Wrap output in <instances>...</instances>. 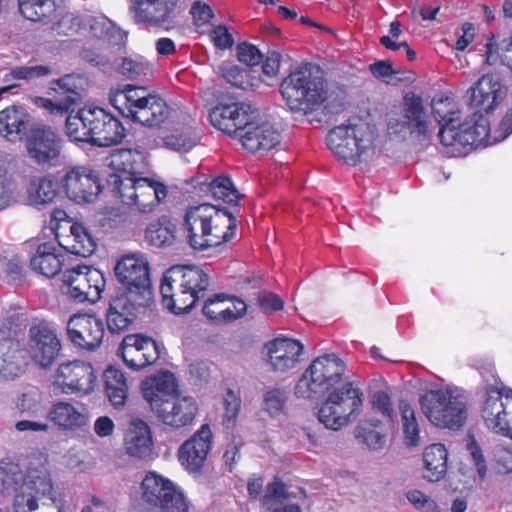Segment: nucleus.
<instances>
[{"label":"nucleus","instance_id":"obj_1","mask_svg":"<svg viewBox=\"0 0 512 512\" xmlns=\"http://www.w3.org/2000/svg\"><path fill=\"white\" fill-rule=\"evenodd\" d=\"M189 243L203 251L230 241L236 230V219L225 209L203 203L190 207L185 214Z\"/></svg>","mask_w":512,"mask_h":512},{"label":"nucleus","instance_id":"obj_2","mask_svg":"<svg viewBox=\"0 0 512 512\" xmlns=\"http://www.w3.org/2000/svg\"><path fill=\"white\" fill-rule=\"evenodd\" d=\"M280 93L292 111L303 113L315 110L330 97L323 71L310 63L291 71L282 80Z\"/></svg>","mask_w":512,"mask_h":512},{"label":"nucleus","instance_id":"obj_3","mask_svg":"<svg viewBox=\"0 0 512 512\" xmlns=\"http://www.w3.org/2000/svg\"><path fill=\"white\" fill-rule=\"evenodd\" d=\"M209 286L208 274L197 266H173L162 277V301L176 314L189 312Z\"/></svg>","mask_w":512,"mask_h":512},{"label":"nucleus","instance_id":"obj_4","mask_svg":"<svg viewBox=\"0 0 512 512\" xmlns=\"http://www.w3.org/2000/svg\"><path fill=\"white\" fill-rule=\"evenodd\" d=\"M420 405L427 419L440 428L458 429L467 417L463 398L449 389L427 391Z\"/></svg>","mask_w":512,"mask_h":512},{"label":"nucleus","instance_id":"obj_5","mask_svg":"<svg viewBox=\"0 0 512 512\" xmlns=\"http://www.w3.org/2000/svg\"><path fill=\"white\" fill-rule=\"evenodd\" d=\"M107 186L124 205L135 207L141 214L152 213L160 204V181L140 177L124 183L118 174H109Z\"/></svg>","mask_w":512,"mask_h":512},{"label":"nucleus","instance_id":"obj_6","mask_svg":"<svg viewBox=\"0 0 512 512\" xmlns=\"http://www.w3.org/2000/svg\"><path fill=\"white\" fill-rule=\"evenodd\" d=\"M476 119L461 122L460 118H452L438 132L440 142L447 147L453 148L452 153L460 155L466 147L478 146L484 143H496L493 138L499 135L497 128L491 130L487 119L482 115Z\"/></svg>","mask_w":512,"mask_h":512},{"label":"nucleus","instance_id":"obj_7","mask_svg":"<svg viewBox=\"0 0 512 512\" xmlns=\"http://www.w3.org/2000/svg\"><path fill=\"white\" fill-rule=\"evenodd\" d=\"M326 141L338 159L355 165L360 156L372 146L373 133L366 123L348 122L330 130Z\"/></svg>","mask_w":512,"mask_h":512},{"label":"nucleus","instance_id":"obj_8","mask_svg":"<svg viewBox=\"0 0 512 512\" xmlns=\"http://www.w3.org/2000/svg\"><path fill=\"white\" fill-rule=\"evenodd\" d=\"M362 404V393L347 382L329 394L318 412L319 421L327 428L339 430L356 417Z\"/></svg>","mask_w":512,"mask_h":512},{"label":"nucleus","instance_id":"obj_9","mask_svg":"<svg viewBox=\"0 0 512 512\" xmlns=\"http://www.w3.org/2000/svg\"><path fill=\"white\" fill-rule=\"evenodd\" d=\"M114 272L116 279L123 286L122 293L154 302L150 265L143 254L121 256L114 267Z\"/></svg>","mask_w":512,"mask_h":512},{"label":"nucleus","instance_id":"obj_10","mask_svg":"<svg viewBox=\"0 0 512 512\" xmlns=\"http://www.w3.org/2000/svg\"><path fill=\"white\" fill-rule=\"evenodd\" d=\"M66 295L79 303L98 302L106 288L104 273L89 265H77L66 269L62 275Z\"/></svg>","mask_w":512,"mask_h":512},{"label":"nucleus","instance_id":"obj_11","mask_svg":"<svg viewBox=\"0 0 512 512\" xmlns=\"http://www.w3.org/2000/svg\"><path fill=\"white\" fill-rule=\"evenodd\" d=\"M154 302L132 297L128 294L117 292L109 299L105 319L107 329L112 335H120L127 331L135 320L146 313Z\"/></svg>","mask_w":512,"mask_h":512},{"label":"nucleus","instance_id":"obj_12","mask_svg":"<svg viewBox=\"0 0 512 512\" xmlns=\"http://www.w3.org/2000/svg\"><path fill=\"white\" fill-rule=\"evenodd\" d=\"M25 139L27 155L37 165L53 167L59 163L62 139L50 126L34 125Z\"/></svg>","mask_w":512,"mask_h":512},{"label":"nucleus","instance_id":"obj_13","mask_svg":"<svg viewBox=\"0 0 512 512\" xmlns=\"http://www.w3.org/2000/svg\"><path fill=\"white\" fill-rule=\"evenodd\" d=\"M190 121V116L179 106L165 104L162 108V123L169 132L162 137L163 145L178 152H187L196 146L199 136L189 125Z\"/></svg>","mask_w":512,"mask_h":512},{"label":"nucleus","instance_id":"obj_14","mask_svg":"<svg viewBox=\"0 0 512 512\" xmlns=\"http://www.w3.org/2000/svg\"><path fill=\"white\" fill-rule=\"evenodd\" d=\"M66 334L75 348L93 352L103 342L105 336L104 322L94 313L74 314L67 322Z\"/></svg>","mask_w":512,"mask_h":512},{"label":"nucleus","instance_id":"obj_15","mask_svg":"<svg viewBox=\"0 0 512 512\" xmlns=\"http://www.w3.org/2000/svg\"><path fill=\"white\" fill-rule=\"evenodd\" d=\"M62 345L56 330L47 321L32 324L28 330L27 351L41 367H50L57 359Z\"/></svg>","mask_w":512,"mask_h":512},{"label":"nucleus","instance_id":"obj_16","mask_svg":"<svg viewBox=\"0 0 512 512\" xmlns=\"http://www.w3.org/2000/svg\"><path fill=\"white\" fill-rule=\"evenodd\" d=\"M61 182L67 197L78 204L95 201L103 190L98 173L87 166L72 167Z\"/></svg>","mask_w":512,"mask_h":512},{"label":"nucleus","instance_id":"obj_17","mask_svg":"<svg viewBox=\"0 0 512 512\" xmlns=\"http://www.w3.org/2000/svg\"><path fill=\"white\" fill-rule=\"evenodd\" d=\"M117 354L127 367L138 371L158 360L160 348L151 337L143 334H129L123 338Z\"/></svg>","mask_w":512,"mask_h":512},{"label":"nucleus","instance_id":"obj_18","mask_svg":"<svg viewBox=\"0 0 512 512\" xmlns=\"http://www.w3.org/2000/svg\"><path fill=\"white\" fill-rule=\"evenodd\" d=\"M96 379L93 366L80 360L60 364L55 373V383L67 394L91 393L96 386Z\"/></svg>","mask_w":512,"mask_h":512},{"label":"nucleus","instance_id":"obj_19","mask_svg":"<svg viewBox=\"0 0 512 512\" xmlns=\"http://www.w3.org/2000/svg\"><path fill=\"white\" fill-rule=\"evenodd\" d=\"M91 145L112 147L119 145L126 137V129L113 114L100 107H90Z\"/></svg>","mask_w":512,"mask_h":512},{"label":"nucleus","instance_id":"obj_20","mask_svg":"<svg viewBox=\"0 0 512 512\" xmlns=\"http://www.w3.org/2000/svg\"><path fill=\"white\" fill-rule=\"evenodd\" d=\"M256 118L257 110L245 103L219 104L209 113L211 124L229 135L243 132L250 121Z\"/></svg>","mask_w":512,"mask_h":512},{"label":"nucleus","instance_id":"obj_21","mask_svg":"<svg viewBox=\"0 0 512 512\" xmlns=\"http://www.w3.org/2000/svg\"><path fill=\"white\" fill-rule=\"evenodd\" d=\"M47 463V456L41 452H34L22 459V489L34 492L35 495L49 496L54 503L56 497Z\"/></svg>","mask_w":512,"mask_h":512},{"label":"nucleus","instance_id":"obj_22","mask_svg":"<svg viewBox=\"0 0 512 512\" xmlns=\"http://www.w3.org/2000/svg\"><path fill=\"white\" fill-rule=\"evenodd\" d=\"M108 166L114 171L112 174L120 175L124 183H128V179L143 177L148 172L149 163L144 152L122 148L111 153Z\"/></svg>","mask_w":512,"mask_h":512},{"label":"nucleus","instance_id":"obj_23","mask_svg":"<svg viewBox=\"0 0 512 512\" xmlns=\"http://www.w3.org/2000/svg\"><path fill=\"white\" fill-rule=\"evenodd\" d=\"M266 349L268 363L272 370L285 372L296 367L304 347L294 339L276 338L266 344Z\"/></svg>","mask_w":512,"mask_h":512},{"label":"nucleus","instance_id":"obj_24","mask_svg":"<svg viewBox=\"0 0 512 512\" xmlns=\"http://www.w3.org/2000/svg\"><path fill=\"white\" fill-rule=\"evenodd\" d=\"M483 418L490 429L512 439V396H490L483 408Z\"/></svg>","mask_w":512,"mask_h":512},{"label":"nucleus","instance_id":"obj_25","mask_svg":"<svg viewBox=\"0 0 512 512\" xmlns=\"http://www.w3.org/2000/svg\"><path fill=\"white\" fill-rule=\"evenodd\" d=\"M242 146L249 152H265L275 148L281 142L280 133L269 123L251 120L239 134Z\"/></svg>","mask_w":512,"mask_h":512},{"label":"nucleus","instance_id":"obj_26","mask_svg":"<svg viewBox=\"0 0 512 512\" xmlns=\"http://www.w3.org/2000/svg\"><path fill=\"white\" fill-rule=\"evenodd\" d=\"M33 126L32 117L23 105L13 104L0 111V135L7 141H21Z\"/></svg>","mask_w":512,"mask_h":512},{"label":"nucleus","instance_id":"obj_27","mask_svg":"<svg viewBox=\"0 0 512 512\" xmlns=\"http://www.w3.org/2000/svg\"><path fill=\"white\" fill-rule=\"evenodd\" d=\"M468 92L470 106L484 112L494 110L505 94L499 78L489 74L482 76Z\"/></svg>","mask_w":512,"mask_h":512},{"label":"nucleus","instance_id":"obj_28","mask_svg":"<svg viewBox=\"0 0 512 512\" xmlns=\"http://www.w3.org/2000/svg\"><path fill=\"white\" fill-rule=\"evenodd\" d=\"M154 100V97L145 87L132 84L119 85L111 89L109 101L111 105L123 116L132 115L144 103Z\"/></svg>","mask_w":512,"mask_h":512},{"label":"nucleus","instance_id":"obj_29","mask_svg":"<svg viewBox=\"0 0 512 512\" xmlns=\"http://www.w3.org/2000/svg\"><path fill=\"white\" fill-rule=\"evenodd\" d=\"M196 401L190 396L162 399V423L179 428L190 424L197 414Z\"/></svg>","mask_w":512,"mask_h":512},{"label":"nucleus","instance_id":"obj_30","mask_svg":"<svg viewBox=\"0 0 512 512\" xmlns=\"http://www.w3.org/2000/svg\"><path fill=\"white\" fill-rule=\"evenodd\" d=\"M63 264L64 256L52 242L40 243L30 258L31 269L47 278H53L59 274Z\"/></svg>","mask_w":512,"mask_h":512},{"label":"nucleus","instance_id":"obj_31","mask_svg":"<svg viewBox=\"0 0 512 512\" xmlns=\"http://www.w3.org/2000/svg\"><path fill=\"white\" fill-rule=\"evenodd\" d=\"M26 193L29 205L42 209L52 204L58 197L59 182L52 174L34 177L30 179Z\"/></svg>","mask_w":512,"mask_h":512},{"label":"nucleus","instance_id":"obj_32","mask_svg":"<svg viewBox=\"0 0 512 512\" xmlns=\"http://www.w3.org/2000/svg\"><path fill=\"white\" fill-rule=\"evenodd\" d=\"M104 391L115 408L125 406L128 399V383L124 373L115 366H108L103 372Z\"/></svg>","mask_w":512,"mask_h":512},{"label":"nucleus","instance_id":"obj_33","mask_svg":"<svg viewBox=\"0 0 512 512\" xmlns=\"http://www.w3.org/2000/svg\"><path fill=\"white\" fill-rule=\"evenodd\" d=\"M310 372L316 375L329 389L338 383L345 371L343 361L334 354L316 358L308 367Z\"/></svg>","mask_w":512,"mask_h":512},{"label":"nucleus","instance_id":"obj_34","mask_svg":"<svg viewBox=\"0 0 512 512\" xmlns=\"http://www.w3.org/2000/svg\"><path fill=\"white\" fill-rule=\"evenodd\" d=\"M404 118L411 130L423 140H428L432 135V130L425 119L422 100L420 97L412 95L405 96L404 99Z\"/></svg>","mask_w":512,"mask_h":512},{"label":"nucleus","instance_id":"obj_35","mask_svg":"<svg viewBox=\"0 0 512 512\" xmlns=\"http://www.w3.org/2000/svg\"><path fill=\"white\" fill-rule=\"evenodd\" d=\"M290 392L285 387L269 386L261 394V410L271 418L286 415Z\"/></svg>","mask_w":512,"mask_h":512},{"label":"nucleus","instance_id":"obj_36","mask_svg":"<svg viewBox=\"0 0 512 512\" xmlns=\"http://www.w3.org/2000/svg\"><path fill=\"white\" fill-rule=\"evenodd\" d=\"M90 107L80 108L75 114L70 113L66 118V135L75 143L91 144Z\"/></svg>","mask_w":512,"mask_h":512},{"label":"nucleus","instance_id":"obj_37","mask_svg":"<svg viewBox=\"0 0 512 512\" xmlns=\"http://www.w3.org/2000/svg\"><path fill=\"white\" fill-rule=\"evenodd\" d=\"M50 73L51 69L45 65L19 66L11 69L2 78L4 85L0 87V100L3 94L20 86L17 81L36 79L47 76Z\"/></svg>","mask_w":512,"mask_h":512},{"label":"nucleus","instance_id":"obj_38","mask_svg":"<svg viewBox=\"0 0 512 512\" xmlns=\"http://www.w3.org/2000/svg\"><path fill=\"white\" fill-rule=\"evenodd\" d=\"M66 242L68 251L82 257L90 256L96 248L90 233L83 224L78 222L71 223L70 234L66 237Z\"/></svg>","mask_w":512,"mask_h":512},{"label":"nucleus","instance_id":"obj_39","mask_svg":"<svg viewBox=\"0 0 512 512\" xmlns=\"http://www.w3.org/2000/svg\"><path fill=\"white\" fill-rule=\"evenodd\" d=\"M48 418L55 425L65 429L79 427L83 422L82 414L71 403L63 401L51 407Z\"/></svg>","mask_w":512,"mask_h":512},{"label":"nucleus","instance_id":"obj_40","mask_svg":"<svg viewBox=\"0 0 512 512\" xmlns=\"http://www.w3.org/2000/svg\"><path fill=\"white\" fill-rule=\"evenodd\" d=\"M83 79L74 74H67L53 82V89L56 94L61 97L68 106L76 105L82 99Z\"/></svg>","mask_w":512,"mask_h":512},{"label":"nucleus","instance_id":"obj_41","mask_svg":"<svg viewBox=\"0 0 512 512\" xmlns=\"http://www.w3.org/2000/svg\"><path fill=\"white\" fill-rule=\"evenodd\" d=\"M190 502L169 479L162 477V512H189Z\"/></svg>","mask_w":512,"mask_h":512},{"label":"nucleus","instance_id":"obj_42","mask_svg":"<svg viewBox=\"0 0 512 512\" xmlns=\"http://www.w3.org/2000/svg\"><path fill=\"white\" fill-rule=\"evenodd\" d=\"M128 448H151L153 437L150 426L141 418L132 417L125 433Z\"/></svg>","mask_w":512,"mask_h":512},{"label":"nucleus","instance_id":"obj_43","mask_svg":"<svg viewBox=\"0 0 512 512\" xmlns=\"http://www.w3.org/2000/svg\"><path fill=\"white\" fill-rule=\"evenodd\" d=\"M306 497L307 495L303 488H298L297 492H290L281 480L275 478L266 486L262 502L271 509L274 505L283 504L290 499H306Z\"/></svg>","mask_w":512,"mask_h":512},{"label":"nucleus","instance_id":"obj_44","mask_svg":"<svg viewBox=\"0 0 512 512\" xmlns=\"http://www.w3.org/2000/svg\"><path fill=\"white\" fill-rule=\"evenodd\" d=\"M20 14L32 22L43 21L55 12L52 0H18Z\"/></svg>","mask_w":512,"mask_h":512},{"label":"nucleus","instance_id":"obj_45","mask_svg":"<svg viewBox=\"0 0 512 512\" xmlns=\"http://www.w3.org/2000/svg\"><path fill=\"white\" fill-rule=\"evenodd\" d=\"M22 478V459L17 463L10 460L0 461V494L17 491Z\"/></svg>","mask_w":512,"mask_h":512},{"label":"nucleus","instance_id":"obj_46","mask_svg":"<svg viewBox=\"0 0 512 512\" xmlns=\"http://www.w3.org/2000/svg\"><path fill=\"white\" fill-rule=\"evenodd\" d=\"M425 474L428 481H438L446 472L447 450H425Z\"/></svg>","mask_w":512,"mask_h":512},{"label":"nucleus","instance_id":"obj_47","mask_svg":"<svg viewBox=\"0 0 512 512\" xmlns=\"http://www.w3.org/2000/svg\"><path fill=\"white\" fill-rule=\"evenodd\" d=\"M140 393L151 411L160 415V370L146 376L140 383Z\"/></svg>","mask_w":512,"mask_h":512},{"label":"nucleus","instance_id":"obj_48","mask_svg":"<svg viewBox=\"0 0 512 512\" xmlns=\"http://www.w3.org/2000/svg\"><path fill=\"white\" fill-rule=\"evenodd\" d=\"M151 65L143 56L122 57L118 72L130 80H139L151 73Z\"/></svg>","mask_w":512,"mask_h":512},{"label":"nucleus","instance_id":"obj_49","mask_svg":"<svg viewBox=\"0 0 512 512\" xmlns=\"http://www.w3.org/2000/svg\"><path fill=\"white\" fill-rule=\"evenodd\" d=\"M219 75L236 88L248 90L252 88V78L249 71L232 63H222L218 66Z\"/></svg>","mask_w":512,"mask_h":512},{"label":"nucleus","instance_id":"obj_50","mask_svg":"<svg viewBox=\"0 0 512 512\" xmlns=\"http://www.w3.org/2000/svg\"><path fill=\"white\" fill-rule=\"evenodd\" d=\"M324 390H327L324 383L307 368L298 380L294 394L297 398L313 399Z\"/></svg>","mask_w":512,"mask_h":512},{"label":"nucleus","instance_id":"obj_51","mask_svg":"<svg viewBox=\"0 0 512 512\" xmlns=\"http://www.w3.org/2000/svg\"><path fill=\"white\" fill-rule=\"evenodd\" d=\"M223 424L227 428L234 427L241 410L242 399L239 388H227L223 395Z\"/></svg>","mask_w":512,"mask_h":512},{"label":"nucleus","instance_id":"obj_52","mask_svg":"<svg viewBox=\"0 0 512 512\" xmlns=\"http://www.w3.org/2000/svg\"><path fill=\"white\" fill-rule=\"evenodd\" d=\"M131 9L138 23L157 24L159 21V0H138Z\"/></svg>","mask_w":512,"mask_h":512},{"label":"nucleus","instance_id":"obj_53","mask_svg":"<svg viewBox=\"0 0 512 512\" xmlns=\"http://www.w3.org/2000/svg\"><path fill=\"white\" fill-rule=\"evenodd\" d=\"M355 437L367 446L382 445L384 434L379 422H361L355 429Z\"/></svg>","mask_w":512,"mask_h":512},{"label":"nucleus","instance_id":"obj_54","mask_svg":"<svg viewBox=\"0 0 512 512\" xmlns=\"http://www.w3.org/2000/svg\"><path fill=\"white\" fill-rule=\"evenodd\" d=\"M399 409L401 411L406 444L408 446H416L418 445L419 428L415 418V412L411 406L404 401L400 402Z\"/></svg>","mask_w":512,"mask_h":512},{"label":"nucleus","instance_id":"obj_55","mask_svg":"<svg viewBox=\"0 0 512 512\" xmlns=\"http://www.w3.org/2000/svg\"><path fill=\"white\" fill-rule=\"evenodd\" d=\"M210 192L214 198L223 200L226 203H236L240 198L232 181L226 176L214 179L210 183Z\"/></svg>","mask_w":512,"mask_h":512},{"label":"nucleus","instance_id":"obj_56","mask_svg":"<svg viewBox=\"0 0 512 512\" xmlns=\"http://www.w3.org/2000/svg\"><path fill=\"white\" fill-rule=\"evenodd\" d=\"M142 499L150 506L160 503V476L156 472H148L141 483Z\"/></svg>","mask_w":512,"mask_h":512},{"label":"nucleus","instance_id":"obj_57","mask_svg":"<svg viewBox=\"0 0 512 512\" xmlns=\"http://www.w3.org/2000/svg\"><path fill=\"white\" fill-rule=\"evenodd\" d=\"M455 103L446 98V99H433L432 101V111L435 119L438 121L440 125V130L446 126V124L452 118H460L459 112L454 110Z\"/></svg>","mask_w":512,"mask_h":512},{"label":"nucleus","instance_id":"obj_58","mask_svg":"<svg viewBox=\"0 0 512 512\" xmlns=\"http://www.w3.org/2000/svg\"><path fill=\"white\" fill-rule=\"evenodd\" d=\"M153 104L152 100L144 103L137 110H134L132 115H128L125 118L148 128L158 127L160 125V117L153 110Z\"/></svg>","mask_w":512,"mask_h":512},{"label":"nucleus","instance_id":"obj_59","mask_svg":"<svg viewBox=\"0 0 512 512\" xmlns=\"http://www.w3.org/2000/svg\"><path fill=\"white\" fill-rule=\"evenodd\" d=\"M486 60L488 65H493L500 58L501 62L512 70V38L504 40L501 47V53L497 52L495 44L489 42L486 44Z\"/></svg>","mask_w":512,"mask_h":512},{"label":"nucleus","instance_id":"obj_60","mask_svg":"<svg viewBox=\"0 0 512 512\" xmlns=\"http://www.w3.org/2000/svg\"><path fill=\"white\" fill-rule=\"evenodd\" d=\"M405 495L408 502L420 512H440L436 501L420 490H409Z\"/></svg>","mask_w":512,"mask_h":512},{"label":"nucleus","instance_id":"obj_61","mask_svg":"<svg viewBox=\"0 0 512 512\" xmlns=\"http://www.w3.org/2000/svg\"><path fill=\"white\" fill-rule=\"evenodd\" d=\"M225 301V294H216L214 297L207 299L203 306L204 315L210 320L224 323Z\"/></svg>","mask_w":512,"mask_h":512},{"label":"nucleus","instance_id":"obj_62","mask_svg":"<svg viewBox=\"0 0 512 512\" xmlns=\"http://www.w3.org/2000/svg\"><path fill=\"white\" fill-rule=\"evenodd\" d=\"M208 450H179V460L191 472H197L207 458Z\"/></svg>","mask_w":512,"mask_h":512},{"label":"nucleus","instance_id":"obj_63","mask_svg":"<svg viewBox=\"0 0 512 512\" xmlns=\"http://www.w3.org/2000/svg\"><path fill=\"white\" fill-rule=\"evenodd\" d=\"M213 434L208 424H203L180 448H210Z\"/></svg>","mask_w":512,"mask_h":512},{"label":"nucleus","instance_id":"obj_64","mask_svg":"<svg viewBox=\"0 0 512 512\" xmlns=\"http://www.w3.org/2000/svg\"><path fill=\"white\" fill-rule=\"evenodd\" d=\"M38 508L34 492L23 489L15 495L13 502L14 512H32Z\"/></svg>","mask_w":512,"mask_h":512}]
</instances>
